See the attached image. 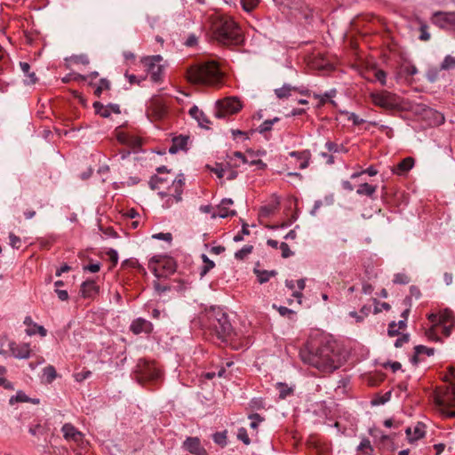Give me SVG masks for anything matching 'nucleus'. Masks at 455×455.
Segmentation results:
<instances>
[{"label":"nucleus","instance_id":"f257e3e1","mask_svg":"<svg viewBox=\"0 0 455 455\" xmlns=\"http://www.w3.org/2000/svg\"><path fill=\"white\" fill-rule=\"evenodd\" d=\"M300 356L305 363L321 371L331 372L339 366L336 362L338 355L334 351L333 346L330 343L322 345L315 349L312 348L302 351Z\"/></svg>","mask_w":455,"mask_h":455},{"label":"nucleus","instance_id":"f03ea898","mask_svg":"<svg viewBox=\"0 0 455 455\" xmlns=\"http://www.w3.org/2000/svg\"><path fill=\"white\" fill-rule=\"evenodd\" d=\"M214 38L222 44L238 45L243 43V35L238 25L230 18L217 17L212 24Z\"/></svg>","mask_w":455,"mask_h":455},{"label":"nucleus","instance_id":"7ed1b4c3","mask_svg":"<svg viewBox=\"0 0 455 455\" xmlns=\"http://www.w3.org/2000/svg\"><path fill=\"white\" fill-rule=\"evenodd\" d=\"M188 80L192 84L215 85L220 82L221 72L213 60L191 66L188 69Z\"/></svg>","mask_w":455,"mask_h":455},{"label":"nucleus","instance_id":"20e7f679","mask_svg":"<svg viewBox=\"0 0 455 455\" xmlns=\"http://www.w3.org/2000/svg\"><path fill=\"white\" fill-rule=\"evenodd\" d=\"M371 98L375 105L385 109L393 110L400 107L399 98L389 92L371 93Z\"/></svg>","mask_w":455,"mask_h":455},{"label":"nucleus","instance_id":"39448f33","mask_svg":"<svg viewBox=\"0 0 455 455\" xmlns=\"http://www.w3.org/2000/svg\"><path fill=\"white\" fill-rule=\"evenodd\" d=\"M434 401L440 408L455 407V385L447 387L444 390L437 392ZM449 416L455 417V411L449 413Z\"/></svg>","mask_w":455,"mask_h":455},{"label":"nucleus","instance_id":"423d86ee","mask_svg":"<svg viewBox=\"0 0 455 455\" xmlns=\"http://www.w3.org/2000/svg\"><path fill=\"white\" fill-rule=\"evenodd\" d=\"M162 60L163 57L161 55L146 57L143 60V62L148 68V72L150 75V78L155 83H158L162 79L164 71V67L160 64Z\"/></svg>","mask_w":455,"mask_h":455},{"label":"nucleus","instance_id":"0eeeda50","mask_svg":"<svg viewBox=\"0 0 455 455\" xmlns=\"http://www.w3.org/2000/svg\"><path fill=\"white\" fill-rule=\"evenodd\" d=\"M216 106L218 110L215 116L219 118L224 117L227 114H235L242 108L240 101L236 98H227L218 100Z\"/></svg>","mask_w":455,"mask_h":455},{"label":"nucleus","instance_id":"6e6552de","mask_svg":"<svg viewBox=\"0 0 455 455\" xmlns=\"http://www.w3.org/2000/svg\"><path fill=\"white\" fill-rule=\"evenodd\" d=\"M138 372L140 381L142 380H157L160 376V371L152 363L142 362L138 364Z\"/></svg>","mask_w":455,"mask_h":455},{"label":"nucleus","instance_id":"1a4fd4ad","mask_svg":"<svg viewBox=\"0 0 455 455\" xmlns=\"http://www.w3.org/2000/svg\"><path fill=\"white\" fill-rule=\"evenodd\" d=\"M454 322V314L451 309L445 308L440 312L438 318V325L443 326V331L444 335L449 336L451 334V330L455 326Z\"/></svg>","mask_w":455,"mask_h":455},{"label":"nucleus","instance_id":"9d476101","mask_svg":"<svg viewBox=\"0 0 455 455\" xmlns=\"http://www.w3.org/2000/svg\"><path fill=\"white\" fill-rule=\"evenodd\" d=\"M219 339L224 340L230 337L233 333V327L229 322L228 316L218 318V322L212 324Z\"/></svg>","mask_w":455,"mask_h":455},{"label":"nucleus","instance_id":"9b49d317","mask_svg":"<svg viewBox=\"0 0 455 455\" xmlns=\"http://www.w3.org/2000/svg\"><path fill=\"white\" fill-rule=\"evenodd\" d=\"M433 22L441 28L451 25L455 29V12H436L434 13Z\"/></svg>","mask_w":455,"mask_h":455},{"label":"nucleus","instance_id":"f8f14e48","mask_svg":"<svg viewBox=\"0 0 455 455\" xmlns=\"http://www.w3.org/2000/svg\"><path fill=\"white\" fill-rule=\"evenodd\" d=\"M183 448L194 455H206L198 437H188L183 443Z\"/></svg>","mask_w":455,"mask_h":455},{"label":"nucleus","instance_id":"ddd939ff","mask_svg":"<svg viewBox=\"0 0 455 455\" xmlns=\"http://www.w3.org/2000/svg\"><path fill=\"white\" fill-rule=\"evenodd\" d=\"M184 184V178L183 175L180 174L178 179H175L172 181V188H173L174 192L173 194H170L168 192L164 191H159L158 196H160L162 198L172 196L175 198V201L177 203L180 202L182 200L181 194H182V186Z\"/></svg>","mask_w":455,"mask_h":455},{"label":"nucleus","instance_id":"4468645a","mask_svg":"<svg viewBox=\"0 0 455 455\" xmlns=\"http://www.w3.org/2000/svg\"><path fill=\"white\" fill-rule=\"evenodd\" d=\"M10 350L14 357L19 359H27L30 355V348L29 344H16L15 342H12L10 344Z\"/></svg>","mask_w":455,"mask_h":455},{"label":"nucleus","instance_id":"2eb2a0df","mask_svg":"<svg viewBox=\"0 0 455 455\" xmlns=\"http://www.w3.org/2000/svg\"><path fill=\"white\" fill-rule=\"evenodd\" d=\"M61 431L63 433L64 438L67 440H72L76 443H78L83 439V434L70 423L64 424Z\"/></svg>","mask_w":455,"mask_h":455},{"label":"nucleus","instance_id":"dca6fc26","mask_svg":"<svg viewBox=\"0 0 455 455\" xmlns=\"http://www.w3.org/2000/svg\"><path fill=\"white\" fill-rule=\"evenodd\" d=\"M130 329L134 334L148 333L152 330V324L145 319L138 318L132 323Z\"/></svg>","mask_w":455,"mask_h":455},{"label":"nucleus","instance_id":"f3484780","mask_svg":"<svg viewBox=\"0 0 455 455\" xmlns=\"http://www.w3.org/2000/svg\"><path fill=\"white\" fill-rule=\"evenodd\" d=\"M98 286L93 281H85L81 285L80 292L83 297L89 298L92 297L98 292Z\"/></svg>","mask_w":455,"mask_h":455},{"label":"nucleus","instance_id":"a211bd4d","mask_svg":"<svg viewBox=\"0 0 455 455\" xmlns=\"http://www.w3.org/2000/svg\"><path fill=\"white\" fill-rule=\"evenodd\" d=\"M413 158L406 157L397 164L396 168L393 172L398 175H403L409 172L413 167Z\"/></svg>","mask_w":455,"mask_h":455},{"label":"nucleus","instance_id":"6ab92c4d","mask_svg":"<svg viewBox=\"0 0 455 455\" xmlns=\"http://www.w3.org/2000/svg\"><path fill=\"white\" fill-rule=\"evenodd\" d=\"M297 91L295 86H291L289 84H284L281 88L275 90V94L279 100L288 99L292 92Z\"/></svg>","mask_w":455,"mask_h":455},{"label":"nucleus","instance_id":"aec40b11","mask_svg":"<svg viewBox=\"0 0 455 455\" xmlns=\"http://www.w3.org/2000/svg\"><path fill=\"white\" fill-rule=\"evenodd\" d=\"M189 114L193 118H195L198 122L201 127H206L205 124H208L209 121L205 116L204 113L202 110H200L196 106H193L190 108Z\"/></svg>","mask_w":455,"mask_h":455},{"label":"nucleus","instance_id":"412c9836","mask_svg":"<svg viewBox=\"0 0 455 455\" xmlns=\"http://www.w3.org/2000/svg\"><path fill=\"white\" fill-rule=\"evenodd\" d=\"M253 272L257 275L259 283H267L271 277L277 275L275 270H260L257 267L254 268Z\"/></svg>","mask_w":455,"mask_h":455},{"label":"nucleus","instance_id":"4be33fe9","mask_svg":"<svg viewBox=\"0 0 455 455\" xmlns=\"http://www.w3.org/2000/svg\"><path fill=\"white\" fill-rule=\"evenodd\" d=\"M20 67L27 76L25 83L28 84H33L37 81L36 76L34 72H30V65L28 62H20Z\"/></svg>","mask_w":455,"mask_h":455},{"label":"nucleus","instance_id":"5701e85b","mask_svg":"<svg viewBox=\"0 0 455 455\" xmlns=\"http://www.w3.org/2000/svg\"><path fill=\"white\" fill-rule=\"evenodd\" d=\"M376 186H372L368 183H363L359 185L356 193L360 196H367L369 197H372L373 194L376 192Z\"/></svg>","mask_w":455,"mask_h":455},{"label":"nucleus","instance_id":"b1692460","mask_svg":"<svg viewBox=\"0 0 455 455\" xmlns=\"http://www.w3.org/2000/svg\"><path fill=\"white\" fill-rule=\"evenodd\" d=\"M168 180L166 178L154 175L151 177L148 185L152 190L161 189L164 184H167Z\"/></svg>","mask_w":455,"mask_h":455},{"label":"nucleus","instance_id":"393cba45","mask_svg":"<svg viewBox=\"0 0 455 455\" xmlns=\"http://www.w3.org/2000/svg\"><path fill=\"white\" fill-rule=\"evenodd\" d=\"M228 315L219 307H212L211 311L208 312V318L211 321L212 325L218 322V318L227 317Z\"/></svg>","mask_w":455,"mask_h":455},{"label":"nucleus","instance_id":"a878e982","mask_svg":"<svg viewBox=\"0 0 455 455\" xmlns=\"http://www.w3.org/2000/svg\"><path fill=\"white\" fill-rule=\"evenodd\" d=\"M93 108L95 109L96 114L100 115L104 118H108L111 115L108 107H105L102 103L99 101H95L93 103Z\"/></svg>","mask_w":455,"mask_h":455},{"label":"nucleus","instance_id":"bb28decb","mask_svg":"<svg viewBox=\"0 0 455 455\" xmlns=\"http://www.w3.org/2000/svg\"><path fill=\"white\" fill-rule=\"evenodd\" d=\"M189 140V137L187 135H180L178 137L173 138L172 143L177 146L179 150H187L186 146L188 144V141Z\"/></svg>","mask_w":455,"mask_h":455},{"label":"nucleus","instance_id":"cd10ccee","mask_svg":"<svg viewBox=\"0 0 455 455\" xmlns=\"http://www.w3.org/2000/svg\"><path fill=\"white\" fill-rule=\"evenodd\" d=\"M44 377L47 383H52L57 377L56 370L53 366L48 365L44 369Z\"/></svg>","mask_w":455,"mask_h":455},{"label":"nucleus","instance_id":"c85d7f7f","mask_svg":"<svg viewBox=\"0 0 455 455\" xmlns=\"http://www.w3.org/2000/svg\"><path fill=\"white\" fill-rule=\"evenodd\" d=\"M279 121V117H275L273 119H270V120H266L264 121L259 127H258V132L259 133H264L266 132H268V131H271L272 129V126L274 124H275L276 122Z\"/></svg>","mask_w":455,"mask_h":455},{"label":"nucleus","instance_id":"c756f323","mask_svg":"<svg viewBox=\"0 0 455 455\" xmlns=\"http://www.w3.org/2000/svg\"><path fill=\"white\" fill-rule=\"evenodd\" d=\"M26 333L28 336H32V335H35L36 333H38V334H40V336L44 337V336H46L47 331L42 325L33 324V328L26 329Z\"/></svg>","mask_w":455,"mask_h":455},{"label":"nucleus","instance_id":"7c9ffc66","mask_svg":"<svg viewBox=\"0 0 455 455\" xmlns=\"http://www.w3.org/2000/svg\"><path fill=\"white\" fill-rule=\"evenodd\" d=\"M66 60H69L76 64L80 63L83 65H88L90 62L86 54L72 55L69 58H67Z\"/></svg>","mask_w":455,"mask_h":455},{"label":"nucleus","instance_id":"2f4dec72","mask_svg":"<svg viewBox=\"0 0 455 455\" xmlns=\"http://www.w3.org/2000/svg\"><path fill=\"white\" fill-rule=\"evenodd\" d=\"M440 68L442 70H449L455 68V58L451 55H447L444 58L443 61L442 62Z\"/></svg>","mask_w":455,"mask_h":455},{"label":"nucleus","instance_id":"473e14b6","mask_svg":"<svg viewBox=\"0 0 455 455\" xmlns=\"http://www.w3.org/2000/svg\"><path fill=\"white\" fill-rule=\"evenodd\" d=\"M213 441L215 443L224 447L227 445V431L217 432L213 435Z\"/></svg>","mask_w":455,"mask_h":455},{"label":"nucleus","instance_id":"72a5a7b5","mask_svg":"<svg viewBox=\"0 0 455 455\" xmlns=\"http://www.w3.org/2000/svg\"><path fill=\"white\" fill-rule=\"evenodd\" d=\"M325 147L330 152H347V149L343 145H339L332 141H327Z\"/></svg>","mask_w":455,"mask_h":455},{"label":"nucleus","instance_id":"f704fd0d","mask_svg":"<svg viewBox=\"0 0 455 455\" xmlns=\"http://www.w3.org/2000/svg\"><path fill=\"white\" fill-rule=\"evenodd\" d=\"M259 3V0H241L243 9L250 12H251Z\"/></svg>","mask_w":455,"mask_h":455},{"label":"nucleus","instance_id":"c9c22d12","mask_svg":"<svg viewBox=\"0 0 455 455\" xmlns=\"http://www.w3.org/2000/svg\"><path fill=\"white\" fill-rule=\"evenodd\" d=\"M279 398L285 399L289 395L292 393V389L283 383H278Z\"/></svg>","mask_w":455,"mask_h":455},{"label":"nucleus","instance_id":"e433bc0d","mask_svg":"<svg viewBox=\"0 0 455 455\" xmlns=\"http://www.w3.org/2000/svg\"><path fill=\"white\" fill-rule=\"evenodd\" d=\"M357 450L364 451L365 455H371L373 451L368 439H363L357 447Z\"/></svg>","mask_w":455,"mask_h":455},{"label":"nucleus","instance_id":"4c0bfd02","mask_svg":"<svg viewBox=\"0 0 455 455\" xmlns=\"http://www.w3.org/2000/svg\"><path fill=\"white\" fill-rule=\"evenodd\" d=\"M110 88V83L106 78H101L98 87L95 89L94 93L100 97L103 90H108Z\"/></svg>","mask_w":455,"mask_h":455},{"label":"nucleus","instance_id":"58836bf2","mask_svg":"<svg viewBox=\"0 0 455 455\" xmlns=\"http://www.w3.org/2000/svg\"><path fill=\"white\" fill-rule=\"evenodd\" d=\"M202 259L205 263V266L203 267L201 271V275H204L208 271L214 267L215 264L205 254L202 255Z\"/></svg>","mask_w":455,"mask_h":455},{"label":"nucleus","instance_id":"ea45409f","mask_svg":"<svg viewBox=\"0 0 455 455\" xmlns=\"http://www.w3.org/2000/svg\"><path fill=\"white\" fill-rule=\"evenodd\" d=\"M252 248L251 245H245L235 253V257L238 259H243L251 252Z\"/></svg>","mask_w":455,"mask_h":455},{"label":"nucleus","instance_id":"a19ab883","mask_svg":"<svg viewBox=\"0 0 455 455\" xmlns=\"http://www.w3.org/2000/svg\"><path fill=\"white\" fill-rule=\"evenodd\" d=\"M237 439L242 441L245 445L251 443V439L249 438L246 429L243 427L238 429Z\"/></svg>","mask_w":455,"mask_h":455},{"label":"nucleus","instance_id":"79ce46f5","mask_svg":"<svg viewBox=\"0 0 455 455\" xmlns=\"http://www.w3.org/2000/svg\"><path fill=\"white\" fill-rule=\"evenodd\" d=\"M393 282L399 284H407L410 283V277L403 273H398L395 275Z\"/></svg>","mask_w":455,"mask_h":455},{"label":"nucleus","instance_id":"37998d69","mask_svg":"<svg viewBox=\"0 0 455 455\" xmlns=\"http://www.w3.org/2000/svg\"><path fill=\"white\" fill-rule=\"evenodd\" d=\"M413 435L414 441L423 437L425 435L424 425L421 423H418L417 426L414 427Z\"/></svg>","mask_w":455,"mask_h":455},{"label":"nucleus","instance_id":"c03bdc74","mask_svg":"<svg viewBox=\"0 0 455 455\" xmlns=\"http://www.w3.org/2000/svg\"><path fill=\"white\" fill-rule=\"evenodd\" d=\"M28 397L21 391H19L16 395L10 398V403L13 404L15 402H28Z\"/></svg>","mask_w":455,"mask_h":455},{"label":"nucleus","instance_id":"a18cd8bd","mask_svg":"<svg viewBox=\"0 0 455 455\" xmlns=\"http://www.w3.org/2000/svg\"><path fill=\"white\" fill-rule=\"evenodd\" d=\"M414 349L416 350L417 354H427L428 356L433 355L435 353L434 348L427 347L423 345L416 346Z\"/></svg>","mask_w":455,"mask_h":455},{"label":"nucleus","instance_id":"49530a36","mask_svg":"<svg viewBox=\"0 0 455 455\" xmlns=\"http://www.w3.org/2000/svg\"><path fill=\"white\" fill-rule=\"evenodd\" d=\"M400 330L397 327L396 322L393 321L388 324L387 334L390 337H395L400 334Z\"/></svg>","mask_w":455,"mask_h":455},{"label":"nucleus","instance_id":"de8ad7c7","mask_svg":"<svg viewBox=\"0 0 455 455\" xmlns=\"http://www.w3.org/2000/svg\"><path fill=\"white\" fill-rule=\"evenodd\" d=\"M10 239V245L12 248L19 249L20 247L21 240L19 236L15 235L14 234L11 233L9 235Z\"/></svg>","mask_w":455,"mask_h":455},{"label":"nucleus","instance_id":"09e8293b","mask_svg":"<svg viewBox=\"0 0 455 455\" xmlns=\"http://www.w3.org/2000/svg\"><path fill=\"white\" fill-rule=\"evenodd\" d=\"M280 249L282 251V257L283 258H289L293 254V252L291 251L289 245L286 243H281Z\"/></svg>","mask_w":455,"mask_h":455},{"label":"nucleus","instance_id":"8fccbe9b","mask_svg":"<svg viewBox=\"0 0 455 455\" xmlns=\"http://www.w3.org/2000/svg\"><path fill=\"white\" fill-rule=\"evenodd\" d=\"M419 38L421 41H428L430 39V34L427 32V26L426 24L420 26V36Z\"/></svg>","mask_w":455,"mask_h":455},{"label":"nucleus","instance_id":"3c124183","mask_svg":"<svg viewBox=\"0 0 455 455\" xmlns=\"http://www.w3.org/2000/svg\"><path fill=\"white\" fill-rule=\"evenodd\" d=\"M153 238L158 239V240H164V241L170 243L172 240V235L171 233H157V234L153 235Z\"/></svg>","mask_w":455,"mask_h":455},{"label":"nucleus","instance_id":"603ef678","mask_svg":"<svg viewBox=\"0 0 455 455\" xmlns=\"http://www.w3.org/2000/svg\"><path fill=\"white\" fill-rule=\"evenodd\" d=\"M409 339H410V335L409 334H403L401 337H399L395 341V347H401L403 346V344L409 342Z\"/></svg>","mask_w":455,"mask_h":455},{"label":"nucleus","instance_id":"864d4df0","mask_svg":"<svg viewBox=\"0 0 455 455\" xmlns=\"http://www.w3.org/2000/svg\"><path fill=\"white\" fill-rule=\"evenodd\" d=\"M92 375V372L90 371H82L80 372H77L75 374V379L76 381H83L86 379H88Z\"/></svg>","mask_w":455,"mask_h":455},{"label":"nucleus","instance_id":"5fc2aeb1","mask_svg":"<svg viewBox=\"0 0 455 455\" xmlns=\"http://www.w3.org/2000/svg\"><path fill=\"white\" fill-rule=\"evenodd\" d=\"M276 308L282 316H290L294 315V312L286 307L280 306Z\"/></svg>","mask_w":455,"mask_h":455},{"label":"nucleus","instance_id":"6e6d98bb","mask_svg":"<svg viewBox=\"0 0 455 455\" xmlns=\"http://www.w3.org/2000/svg\"><path fill=\"white\" fill-rule=\"evenodd\" d=\"M123 266H131L132 267H138L140 270H144V268L140 265V263L136 259H125L123 262Z\"/></svg>","mask_w":455,"mask_h":455},{"label":"nucleus","instance_id":"4d7b16f0","mask_svg":"<svg viewBox=\"0 0 455 455\" xmlns=\"http://www.w3.org/2000/svg\"><path fill=\"white\" fill-rule=\"evenodd\" d=\"M386 76L387 74L383 70H378L375 72L376 79L379 81L382 85L386 84Z\"/></svg>","mask_w":455,"mask_h":455},{"label":"nucleus","instance_id":"13d9d810","mask_svg":"<svg viewBox=\"0 0 455 455\" xmlns=\"http://www.w3.org/2000/svg\"><path fill=\"white\" fill-rule=\"evenodd\" d=\"M164 268H165L169 273H173L176 270V266L172 259H168L164 265Z\"/></svg>","mask_w":455,"mask_h":455},{"label":"nucleus","instance_id":"bf43d9fd","mask_svg":"<svg viewBox=\"0 0 455 455\" xmlns=\"http://www.w3.org/2000/svg\"><path fill=\"white\" fill-rule=\"evenodd\" d=\"M246 164H249L250 165H257L259 169L261 170L265 169L267 166V164L263 163L260 159H248V162Z\"/></svg>","mask_w":455,"mask_h":455},{"label":"nucleus","instance_id":"052dcab7","mask_svg":"<svg viewBox=\"0 0 455 455\" xmlns=\"http://www.w3.org/2000/svg\"><path fill=\"white\" fill-rule=\"evenodd\" d=\"M233 200L230 199V198H224L222 199V201L220 202V204L218 205V209L219 211H222V210H225L226 207L229 206V205H232L233 204Z\"/></svg>","mask_w":455,"mask_h":455},{"label":"nucleus","instance_id":"680f3d73","mask_svg":"<svg viewBox=\"0 0 455 455\" xmlns=\"http://www.w3.org/2000/svg\"><path fill=\"white\" fill-rule=\"evenodd\" d=\"M100 263H93L84 267V270L90 271L92 273H96L100 270Z\"/></svg>","mask_w":455,"mask_h":455},{"label":"nucleus","instance_id":"e2e57ef3","mask_svg":"<svg viewBox=\"0 0 455 455\" xmlns=\"http://www.w3.org/2000/svg\"><path fill=\"white\" fill-rule=\"evenodd\" d=\"M236 214V212L235 210H228V207H226L225 210L219 211V217L220 218H226L228 216H235Z\"/></svg>","mask_w":455,"mask_h":455},{"label":"nucleus","instance_id":"0e129e2a","mask_svg":"<svg viewBox=\"0 0 455 455\" xmlns=\"http://www.w3.org/2000/svg\"><path fill=\"white\" fill-rule=\"evenodd\" d=\"M55 292L57 293L58 295V298L61 300V301H66L68 299V293L66 290H60V289H56L55 290Z\"/></svg>","mask_w":455,"mask_h":455},{"label":"nucleus","instance_id":"69168bd1","mask_svg":"<svg viewBox=\"0 0 455 455\" xmlns=\"http://www.w3.org/2000/svg\"><path fill=\"white\" fill-rule=\"evenodd\" d=\"M310 156H311L310 153H307V154L302 156V158L299 159V160H302V162L299 164L300 169H306L308 166Z\"/></svg>","mask_w":455,"mask_h":455},{"label":"nucleus","instance_id":"338daca9","mask_svg":"<svg viewBox=\"0 0 455 455\" xmlns=\"http://www.w3.org/2000/svg\"><path fill=\"white\" fill-rule=\"evenodd\" d=\"M110 259V260L114 263V264H116L117 261H118V254H117V251L114 249H110L108 253H107Z\"/></svg>","mask_w":455,"mask_h":455},{"label":"nucleus","instance_id":"774afa93","mask_svg":"<svg viewBox=\"0 0 455 455\" xmlns=\"http://www.w3.org/2000/svg\"><path fill=\"white\" fill-rule=\"evenodd\" d=\"M197 43V37L195 35H190L185 42V45L188 47H192L196 45Z\"/></svg>","mask_w":455,"mask_h":455}]
</instances>
